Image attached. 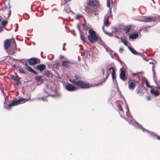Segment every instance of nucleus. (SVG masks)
<instances>
[{
	"label": "nucleus",
	"mask_w": 160,
	"mask_h": 160,
	"mask_svg": "<svg viewBox=\"0 0 160 160\" xmlns=\"http://www.w3.org/2000/svg\"><path fill=\"white\" fill-rule=\"evenodd\" d=\"M143 89L140 88H138L136 89L137 93L138 94H140L142 93L143 92Z\"/></svg>",
	"instance_id": "cd10ccee"
},
{
	"label": "nucleus",
	"mask_w": 160,
	"mask_h": 160,
	"mask_svg": "<svg viewBox=\"0 0 160 160\" xmlns=\"http://www.w3.org/2000/svg\"><path fill=\"white\" fill-rule=\"evenodd\" d=\"M123 49L122 48H120L119 49V52L120 53H121L123 51Z\"/></svg>",
	"instance_id": "37998d69"
},
{
	"label": "nucleus",
	"mask_w": 160,
	"mask_h": 160,
	"mask_svg": "<svg viewBox=\"0 0 160 160\" xmlns=\"http://www.w3.org/2000/svg\"><path fill=\"white\" fill-rule=\"evenodd\" d=\"M107 35H108V36L110 37L112 36L113 37V35H114V34H113V33H112L111 32V33H108V34H106Z\"/></svg>",
	"instance_id": "4c0bfd02"
},
{
	"label": "nucleus",
	"mask_w": 160,
	"mask_h": 160,
	"mask_svg": "<svg viewBox=\"0 0 160 160\" xmlns=\"http://www.w3.org/2000/svg\"><path fill=\"white\" fill-rule=\"evenodd\" d=\"M131 25H129L124 27V31L125 32V33H127L129 32L131 29Z\"/></svg>",
	"instance_id": "f3484780"
},
{
	"label": "nucleus",
	"mask_w": 160,
	"mask_h": 160,
	"mask_svg": "<svg viewBox=\"0 0 160 160\" xmlns=\"http://www.w3.org/2000/svg\"><path fill=\"white\" fill-rule=\"evenodd\" d=\"M88 33L89 35H88V38L91 43H93L98 39V36L96 35V32L92 29H90Z\"/></svg>",
	"instance_id": "f03ea898"
},
{
	"label": "nucleus",
	"mask_w": 160,
	"mask_h": 160,
	"mask_svg": "<svg viewBox=\"0 0 160 160\" xmlns=\"http://www.w3.org/2000/svg\"><path fill=\"white\" fill-rule=\"evenodd\" d=\"M80 39L81 40H82L83 42H85V40L84 39V37L82 35V34H81L80 32Z\"/></svg>",
	"instance_id": "e433bc0d"
},
{
	"label": "nucleus",
	"mask_w": 160,
	"mask_h": 160,
	"mask_svg": "<svg viewBox=\"0 0 160 160\" xmlns=\"http://www.w3.org/2000/svg\"><path fill=\"white\" fill-rule=\"evenodd\" d=\"M64 48H65V47H63L62 48V50H64Z\"/></svg>",
	"instance_id": "338daca9"
},
{
	"label": "nucleus",
	"mask_w": 160,
	"mask_h": 160,
	"mask_svg": "<svg viewBox=\"0 0 160 160\" xmlns=\"http://www.w3.org/2000/svg\"><path fill=\"white\" fill-rule=\"evenodd\" d=\"M104 26L103 25V26L102 28L103 30V31L105 34H108V32H107L105 31L104 29Z\"/></svg>",
	"instance_id": "a19ab883"
},
{
	"label": "nucleus",
	"mask_w": 160,
	"mask_h": 160,
	"mask_svg": "<svg viewBox=\"0 0 160 160\" xmlns=\"http://www.w3.org/2000/svg\"><path fill=\"white\" fill-rule=\"evenodd\" d=\"M112 75H115V72L114 69H113L112 72Z\"/></svg>",
	"instance_id": "ea45409f"
},
{
	"label": "nucleus",
	"mask_w": 160,
	"mask_h": 160,
	"mask_svg": "<svg viewBox=\"0 0 160 160\" xmlns=\"http://www.w3.org/2000/svg\"><path fill=\"white\" fill-rule=\"evenodd\" d=\"M104 26H106L107 27H109V20L108 19H105L104 21Z\"/></svg>",
	"instance_id": "b1692460"
},
{
	"label": "nucleus",
	"mask_w": 160,
	"mask_h": 160,
	"mask_svg": "<svg viewBox=\"0 0 160 160\" xmlns=\"http://www.w3.org/2000/svg\"><path fill=\"white\" fill-rule=\"evenodd\" d=\"M118 107L121 111L119 112L120 116L122 117L126 121H127L129 124H131L134 126L136 128H138L139 129H142L143 132H147L150 135L153 136V138L156 137L157 139L160 140V137L159 136L156 135L153 132H150V131L143 128L141 125L138 123L135 120H128L127 118L123 117V113L124 111H123V109L122 108L120 104L118 105Z\"/></svg>",
	"instance_id": "f257e3e1"
},
{
	"label": "nucleus",
	"mask_w": 160,
	"mask_h": 160,
	"mask_svg": "<svg viewBox=\"0 0 160 160\" xmlns=\"http://www.w3.org/2000/svg\"><path fill=\"white\" fill-rule=\"evenodd\" d=\"M89 4L92 6L98 7L99 5V2L97 0H90Z\"/></svg>",
	"instance_id": "ddd939ff"
},
{
	"label": "nucleus",
	"mask_w": 160,
	"mask_h": 160,
	"mask_svg": "<svg viewBox=\"0 0 160 160\" xmlns=\"http://www.w3.org/2000/svg\"><path fill=\"white\" fill-rule=\"evenodd\" d=\"M112 32L113 33H115L118 30V28H117L115 27V28H112Z\"/></svg>",
	"instance_id": "2f4dec72"
},
{
	"label": "nucleus",
	"mask_w": 160,
	"mask_h": 160,
	"mask_svg": "<svg viewBox=\"0 0 160 160\" xmlns=\"http://www.w3.org/2000/svg\"><path fill=\"white\" fill-rule=\"evenodd\" d=\"M143 58L145 60H146V61H147L148 60H147L146 59H145L144 57H143Z\"/></svg>",
	"instance_id": "774afa93"
},
{
	"label": "nucleus",
	"mask_w": 160,
	"mask_h": 160,
	"mask_svg": "<svg viewBox=\"0 0 160 160\" xmlns=\"http://www.w3.org/2000/svg\"><path fill=\"white\" fill-rule=\"evenodd\" d=\"M93 14H94L95 16H97L98 14V13L96 11H95L93 12Z\"/></svg>",
	"instance_id": "09e8293b"
},
{
	"label": "nucleus",
	"mask_w": 160,
	"mask_h": 160,
	"mask_svg": "<svg viewBox=\"0 0 160 160\" xmlns=\"http://www.w3.org/2000/svg\"><path fill=\"white\" fill-rule=\"evenodd\" d=\"M15 43L14 46L13 47L12 46H10L7 50H6L7 52L10 55H13L16 51V42L14 41Z\"/></svg>",
	"instance_id": "39448f33"
},
{
	"label": "nucleus",
	"mask_w": 160,
	"mask_h": 160,
	"mask_svg": "<svg viewBox=\"0 0 160 160\" xmlns=\"http://www.w3.org/2000/svg\"><path fill=\"white\" fill-rule=\"evenodd\" d=\"M138 36V34L137 33H134L131 34L129 36V38L132 39H135Z\"/></svg>",
	"instance_id": "412c9836"
},
{
	"label": "nucleus",
	"mask_w": 160,
	"mask_h": 160,
	"mask_svg": "<svg viewBox=\"0 0 160 160\" xmlns=\"http://www.w3.org/2000/svg\"><path fill=\"white\" fill-rule=\"evenodd\" d=\"M136 75V73H133L132 74V75L133 76H135Z\"/></svg>",
	"instance_id": "13d9d810"
},
{
	"label": "nucleus",
	"mask_w": 160,
	"mask_h": 160,
	"mask_svg": "<svg viewBox=\"0 0 160 160\" xmlns=\"http://www.w3.org/2000/svg\"><path fill=\"white\" fill-rule=\"evenodd\" d=\"M101 72L102 73L103 75L104 74V71L103 68H102L101 69Z\"/></svg>",
	"instance_id": "de8ad7c7"
},
{
	"label": "nucleus",
	"mask_w": 160,
	"mask_h": 160,
	"mask_svg": "<svg viewBox=\"0 0 160 160\" xmlns=\"http://www.w3.org/2000/svg\"><path fill=\"white\" fill-rule=\"evenodd\" d=\"M100 42H101V44L102 45L104 48L106 49V51L108 52V46H107L106 45L104 42H103L101 40H100Z\"/></svg>",
	"instance_id": "bb28decb"
},
{
	"label": "nucleus",
	"mask_w": 160,
	"mask_h": 160,
	"mask_svg": "<svg viewBox=\"0 0 160 160\" xmlns=\"http://www.w3.org/2000/svg\"><path fill=\"white\" fill-rule=\"evenodd\" d=\"M74 82V85L78 86L82 88H86L90 87L89 84L82 80Z\"/></svg>",
	"instance_id": "7ed1b4c3"
},
{
	"label": "nucleus",
	"mask_w": 160,
	"mask_h": 160,
	"mask_svg": "<svg viewBox=\"0 0 160 160\" xmlns=\"http://www.w3.org/2000/svg\"><path fill=\"white\" fill-rule=\"evenodd\" d=\"M69 63V62L68 61H63L62 62V66L66 68H68L69 66L68 64Z\"/></svg>",
	"instance_id": "aec40b11"
},
{
	"label": "nucleus",
	"mask_w": 160,
	"mask_h": 160,
	"mask_svg": "<svg viewBox=\"0 0 160 160\" xmlns=\"http://www.w3.org/2000/svg\"><path fill=\"white\" fill-rule=\"evenodd\" d=\"M82 17V15L81 14H77L76 17H75V19L76 20L79 19V17Z\"/></svg>",
	"instance_id": "c9c22d12"
},
{
	"label": "nucleus",
	"mask_w": 160,
	"mask_h": 160,
	"mask_svg": "<svg viewBox=\"0 0 160 160\" xmlns=\"http://www.w3.org/2000/svg\"><path fill=\"white\" fill-rule=\"evenodd\" d=\"M81 78L80 76H79L78 75L76 74L74 79L72 80L70 79H69V81L74 85V82H77V81L81 80Z\"/></svg>",
	"instance_id": "9b49d317"
},
{
	"label": "nucleus",
	"mask_w": 160,
	"mask_h": 160,
	"mask_svg": "<svg viewBox=\"0 0 160 160\" xmlns=\"http://www.w3.org/2000/svg\"><path fill=\"white\" fill-rule=\"evenodd\" d=\"M113 69H114V68L113 67H111L109 68L108 69V70L110 71L111 69H112V70Z\"/></svg>",
	"instance_id": "3c124183"
},
{
	"label": "nucleus",
	"mask_w": 160,
	"mask_h": 160,
	"mask_svg": "<svg viewBox=\"0 0 160 160\" xmlns=\"http://www.w3.org/2000/svg\"><path fill=\"white\" fill-rule=\"evenodd\" d=\"M121 72L120 74V78L123 81H126L127 80L125 71L123 70L122 68H121L120 70Z\"/></svg>",
	"instance_id": "6e6552de"
},
{
	"label": "nucleus",
	"mask_w": 160,
	"mask_h": 160,
	"mask_svg": "<svg viewBox=\"0 0 160 160\" xmlns=\"http://www.w3.org/2000/svg\"><path fill=\"white\" fill-rule=\"evenodd\" d=\"M56 68L57 69H58L59 68V67L58 65H57L56 66Z\"/></svg>",
	"instance_id": "6e6d98bb"
},
{
	"label": "nucleus",
	"mask_w": 160,
	"mask_h": 160,
	"mask_svg": "<svg viewBox=\"0 0 160 160\" xmlns=\"http://www.w3.org/2000/svg\"><path fill=\"white\" fill-rule=\"evenodd\" d=\"M1 91H2V93H3V95H4V94H5V93H4V91L3 90H1Z\"/></svg>",
	"instance_id": "052dcab7"
},
{
	"label": "nucleus",
	"mask_w": 160,
	"mask_h": 160,
	"mask_svg": "<svg viewBox=\"0 0 160 160\" xmlns=\"http://www.w3.org/2000/svg\"><path fill=\"white\" fill-rule=\"evenodd\" d=\"M150 92L152 94H153L155 96H158L159 95V93L158 91L154 90L153 89H151Z\"/></svg>",
	"instance_id": "4be33fe9"
},
{
	"label": "nucleus",
	"mask_w": 160,
	"mask_h": 160,
	"mask_svg": "<svg viewBox=\"0 0 160 160\" xmlns=\"http://www.w3.org/2000/svg\"><path fill=\"white\" fill-rule=\"evenodd\" d=\"M92 60L94 61H95L97 60L96 58H94V57H92Z\"/></svg>",
	"instance_id": "864d4df0"
},
{
	"label": "nucleus",
	"mask_w": 160,
	"mask_h": 160,
	"mask_svg": "<svg viewBox=\"0 0 160 160\" xmlns=\"http://www.w3.org/2000/svg\"><path fill=\"white\" fill-rule=\"evenodd\" d=\"M3 27H0V32H1L3 31Z\"/></svg>",
	"instance_id": "c03bdc74"
},
{
	"label": "nucleus",
	"mask_w": 160,
	"mask_h": 160,
	"mask_svg": "<svg viewBox=\"0 0 160 160\" xmlns=\"http://www.w3.org/2000/svg\"><path fill=\"white\" fill-rule=\"evenodd\" d=\"M107 6L108 7H110V4L109 3H108L107 4Z\"/></svg>",
	"instance_id": "bf43d9fd"
},
{
	"label": "nucleus",
	"mask_w": 160,
	"mask_h": 160,
	"mask_svg": "<svg viewBox=\"0 0 160 160\" xmlns=\"http://www.w3.org/2000/svg\"><path fill=\"white\" fill-rule=\"evenodd\" d=\"M19 73L23 74H26L25 72L23 70L21 69H19Z\"/></svg>",
	"instance_id": "f704fd0d"
},
{
	"label": "nucleus",
	"mask_w": 160,
	"mask_h": 160,
	"mask_svg": "<svg viewBox=\"0 0 160 160\" xmlns=\"http://www.w3.org/2000/svg\"><path fill=\"white\" fill-rule=\"evenodd\" d=\"M28 63L31 65H35L38 63V59L35 58H32L29 59Z\"/></svg>",
	"instance_id": "9d476101"
},
{
	"label": "nucleus",
	"mask_w": 160,
	"mask_h": 160,
	"mask_svg": "<svg viewBox=\"0 0 160 160\" xmlns=\"http://www.w3.org/2000/svg\"><path fill=\"white\" fill-rule=\"evenodd\" d=\"M63 57H64L63 56H60V59H62V58H63Z\"/></svg>",
	"instance_id": "e2e57ef3"
},
{
	"label": "nucleus",
	"mask_w": 160,
	"mask_h": 160,
	"mask_svg": "<svg viewBox=\"0 0 160 160\" xmlns=\"http://www.w3.org/2000/svg\"><path fill=\"white\" fill-rule=\"evenodd\" d=\"M26 100V99L21 97H19L18 100H15L12 102H11L8 105V108L10 109V108L12 106L16 105L19 102H23Z\"/></svg>",
	"instance_id": "20e7f679"
},
{
	"label": "nucleus",
	"mask_w": 160,
	"mask_h": 160,
	"mask_svg": "<svg viewBox=\"0 0 160 160\" xmlns=\"http://www.w3.org/2000/svg\"><path fill=\"white\" fill-rule=\"evenodd\" d=\"M37 99L38 100H40L41 99V98H38Z\"/></svg>",
	"instance_id": "0e129e2a"
},
{
	"label": "nucleus",
	"mask_w": 160,
	"mask_h": 160,
	"mask_svg": "<svg viewBox=\"0 0 160 160\" xmlns=\"http://www.w3.org/2000/svg\"><path fill=\"white\" fill-rule=\"evenodd\" d=\"M128 48L130 51L134 55H141L140 53L137 52L133 48L130 47L128 46Z\"/></svg>",
	"instance_id": "4468645a"
},
{
	"label": "nucleus",
	"mask_w": 160,
	"mask_h": 160,
	"mask_svg": "<svg viewBox=\"0 0 160 160\" xmlns=\"http://www.w3.org/2000/svg\"><path fill=\"white\" fill-rule=\"evenodd\" d=\"M113 37H114L118 38V39H119V37L117 35H115L114 34V35H113Z\"/></svg>",
	"instance_id": "603ef678"
},
{
	"label": "nucleus",
	"mask_w": 160,
	"mask_h": 160,
	"mask_svg": "<svg viewBox=\"0 0 160 160\" xmlns=\"http://www.w3.org/2000/svg\"><path fill=\"white\" fill-rule=\"evenodd\" d=\"M154 67V65H153L152 67V70L153 72V79L154 82H155V83L158 84L157 82V78L155 76V70L153 68Z\"/></svg>",
	"instance_id": "dca6fc26"
},
{
	"label": "nucleus",
	"mask_w": 160,
	"mask_h": 160,
	"mask_svg": "<svg viewBox=\"0 0 160 160\" xmlns=\"http://www.w3.org/2000/svg\"><path fill=\"white\" fill-rule=\"evenodd\" d=\"M147 100L148 101H149L151 99V97L150 96H148L146 97Z\"/></svg>",
	"instance_id": "a18cd8bd"
},
{
	"label": "nucleus",
	"mask_w": 160,
	"mask_h": 160,
	"mask_svg": "<svg viewBox=\"0 0 160 160\" xmlns=\"http://www.w3.org/2000/svg\"><path fill=\"white\" fill-rule=\"evenodd\" d=\"M14 81L16 82L17 85H21V83L18 77H17L16 78L14 79Z\"/></svg>",
	"instance_id": "5701e85b"
},
{
	"label": "nucleus",
	"mask_w": 160,
	"mask_h": 160,
	"mask_svg": "<svg viewBox=\"0 0 160 160\" xmlns=\"http://www.w3.org/2000/svg\"><path fill=\"white\" fill-rule=\"evenodd\" d=\"M41 99L43 101H47V100L44 98H42Z\"/></svg>",
	"instance_id": "49530a36"
},
{
	"label": "nucleus",
	"mask_w": 160,
	"mask_h": 160,
	"mask_svg": "<svg viewBox=\"0 0 160 160\" xmlns=\"http://www.w3.org/2000/svg\"><path fill=\"white\" fill-rule=\"evenodd\" d=\"M11 45V41L9 39L5 40L4 42V48L6 50H7L10 47Z\"/></svg>",
	"instance_id": "1a4fd4ad"
},
{
	"label": "nucleus",
	"mask_w": 160,
	"mask_h": 160,
	"mask_svg": "<svg viewBox=\"0 0 160 160\" xmlns=\"http://www.w3.org/2000/svg\"><path fill=\"white\" fill-rule=\"evenodd\" d=\"M64 10L67 13H69L70 12H71L72 13H73V12L71 11L69 8H64Z\"/></svg>",
	"instance_id": "c85d7f7f"
},
{
	"label": "nucleus",
	"mask_w": 160,
	"mask_h": 160,
	"mask_svg": "<svg viewBox=\"0 0 160 160\" xmlns=\"http://www.w3.org/2000/svg\"><path fill=\"white\" fill-rule=\"evenodd\" d=\"M8 23V22L6 20H3L2 22V27H4Z\"/></svg>",
	"instance_id": "473e14b6"
},
{
	"label": "nucleus",
	"mask_w": 160,
	"mask_h": 160,
	"mask_svg": "<svg viewBox=\"0 0 160 160\" xmlns=\"http://www.w3.org/2000/svg\"><path fill=\"white\" fill-rule=\"evenodd\" d=\"M145 84L146 86L148 87H150V86H149V84L148 83V82L147 81H145Z\"/></svg>",
	"instance_id": "58836bf2"
},
{
	"label": "nucleus",
	"mask_w": 160,
	"mask_h": 160,
	"mask_svg": "<svg viewBox=\"0 0 160 160\" xmlns=\"http://www.w3.org/2000/svg\"><path fill=\"white\" fill-rule=\"evenodd\" d=\"M25 65L26 66V68L29 72H32V71H33V69L31 67L29 66H27V64L25 63Z\"/></svg>",
	"instance_id": "393cba45"
},
{
	"label": "nucleus",
	"mask_w": 160,
	"mask_h": 160,
	"mask_svg": "<svg viewBox=\"0 0 160 160\" xmlns=\"http://www.w3.org/2000/svg\"><path fill=\"white\" fill-rule=\"evenodd\" d=\"M121 41L126 46H128V44L126 40L123 39L122 38H121Z\"/></svg>",
	"instance_id": "c756f323"
},
{
	"label": "nucleus",
	"mask_w": 160,
	"mask_h": 160,
	"mask_svg": "<svg viewBox=\"0 0 160 160\" xmlns=\"http://www.w3.org/2000/svg\"><path fill=\"white\" fill-rule=\"evenodd\" d=\"M112 77L113 82L117 85H118L116 81L115 75H112Z\"/></svg>",
	"instance_id": "a878e982"
},
{
	"label": "nucleus",
	"mask_w": 160,
	"mask_h": 160,
	"mask_svg": "<svg viewBox=\"0 0 160 160\" xmlns=\"http://www.w3.org/2000/svg\"><path fill=\"white\" fill-rule=\"evenodd\" d=\"M10 76L12 78L13 80H14V79L17 77H15L13 74L10 75Z\"/></svg>",
	"instance_id": "79ce46f5"
},
{
	"label": "nucleus",
	"mask_w": 160,
	"mask_h": 160,
	"mask_svg": "<svg viewBox=\"0 0 160 160\" xmlns=\"http://www.w3.org/2000/svg\"><path fill=\"white\" fill-rule=\"evenodd\" d=\"M35 80L38 82H40V84L42 82V76H38L35 77H34Z\"/></svg>",
	"instance_id": "2eb2a0df"
},
{
	"label": "nucleus",
	"mask_w": 160,
	"mask_h": 160,
	"mask_svg": "<svg viewBox=\"0 0 160 160\" xmlns=\"http://www.w3.org/2000/svg\"><path fill=\"white\" fill-rule=\"evenodd\" d=\"M66 45V43H63V47H65V46Z\"/></svg>",
	"instance_id": "69168bd1"
},
{
	"label": "nucleus",
	"mask_w": 160,
	"mask_h": 160,
	"mask_svg": "<svg viewBox=\"0 0 160 160\" xmlns=\"http://www.w3.org/2000/svg\"><path fill=\"white\" fill-rule=\"evenodd\" d=\"M126 108H127V111H126V113L128 116V114L130 115L131 118H132V116L130 114L129 112V109L128 108V105L127 104H126Z\"/></svg>",
	"instance_id": "7c9ffc66"
},
{
	"label": "nucleus",
	"mask_w": 160,
	"mask_h": 160,
	"mask_svg": "<svg viewBox=\"0 0 160 160\" xmlns=\"http://www.w3.org/2000/svg\"><path fill=\"white\" fill-rule=\"evenodd\" d=\"M82 25L83 26V27H85V26H86V23L85 22L84 23H83L82 24Z\"/></svg>",
	"instance_id": "5fc2aeb1"
},
{
	"label": "nucleus",
	"mask_w": 160,
	"mask_h": 160,
	"mask_svg": "<svg viewBox=\"0 0 160 160\" xmlns=\"http://www.w3.org/2000/svg\"><path fill=\"white\" fill-rule=\"evenodd\" d=\"M46 68V66L44 64L37 65L36 67V68H37L39 70L41 73H42V72Z\"/></svg>",
	"instance_id": "f8f14e48"
},
{
	"label": "nucleus",
	"mask_w": 160,
	"mask_h": 160,
	"mask_svg": "<svg viewBox=\"0 0 160 160\" xmlns=\"http://www.w3.org/2000/svg\"><path fill=\"white\" fill-rule=\"evenodd\" d=\"M65 89L68 91L72 92L77 90V88L72 84L68 83L65 87Z\"/></svg>",
	"instance_id": "423d86ee"
},
{
	"label": "nucleus",
	"mask_w": 160,
	"mask_h": 160,
	"mask_svg": "<svg viewBox=\"0 0 160 160\" xmlns=\"http://www.w3.org/2000/svg\"><path fill=\"white\" fill-rule=\"evenodd\" d=\"M136 86L135 83L133 82H131L128 85V88L131 90H133Z\"/></svg>",
	"instance_id": "6ab92c4d"
},
{
	"label": "nucleus",
	"mask_w": 160,
	"mask_h": 160,
	"mask_svg": "<svg viewBox=\"0 0 160 160\" xmlns=\"http://www.w3.org/2000/svg\"><path fill=\"white\" fill-rule=\"evenodd\" d=\"M156 88H158L159 89H160V87L158 86H157L156 87Z\"/></svg>",
	"instance_id": "4d7b16f0"
},
{
	"label": "nucleus",
	"mask_w": 160,
	"mask_h": 160,
	"mask_svg": "<svg viewBox=\"0 0 160 160\" xmlns=\"http://www.w3.org/2000/svg\"><path fill=\"white\" fill-rule=\"evenodd\" d=\"M156 19V18L154 17H144L142 18V21L145 22H154Z\"/></svg>",
	"instance_id": "0eeeda50"
},
{
	"label": "nucleus",
	"mask_w": 160,
	"mask_h": 160,
	"mask_svg": "<svg viewBox=\"0 0 160 160\" xmlns=\"http://www.w3.org/2000/svg\"><path fill=\"white\" fill-rule=\"evenodd\" d=\"M109 74H108V73H107V74L106 75V78H105V80L104 81V82H99V83H98V84H97V85H101V83H102V82H105V81H106V80L107 79V78H108V76H109Z\"/></svg>",
	"instance_id": "72a5a7b5"
},
{
	"label": "nucleus",
	"mask_w": 160,
	"mask_h": 160,
	"mask_svg": "<svg viewBox=\"0 0 160 160\" xmlns=\"http://www.w3.org/2000/svg\"><path fill=\"white\" fill-rule=\"evenodd\" d=\"M32 72L34 74H38V72H37L35 71L34 70H33V71H32Z\"/></svg>",
	"instance_id": "8fccbe9b"
},
{
	"label": "nucleus",
	"mask_w": 160,
	"mask_h": 160,
	"mask_svg": "<svg viewBox=\"0 0 160 160\" xmlns=\"http://www.w3.org/2000/svg\"><path fill=\"white\" fill-rule=\"evenodd\" d=\"M11 15V10H10L9 11V16L8 17H9Z\"/></svg>",
	"instance_id": "680f3d73"
},
{
	"label": "nucleus",
	"mask_w": 160,
	"mask_h": 160,
	"mask_svg": "<svg viewBox=\"0 0 160 160\" xmlns=\"http://www.w3.org/2000/svg\"><path fill=\"white\" fill-rule=\"evenodd\" d=\"M43 74L45 75L47 77H50L51 75L52 76V74L51 71L48 70H46L43 73Z\"/></svg>",
	"instance_id": "a211bd4d"
}]
</instances>
